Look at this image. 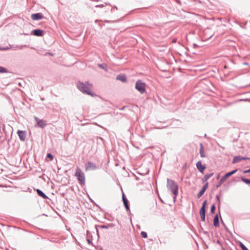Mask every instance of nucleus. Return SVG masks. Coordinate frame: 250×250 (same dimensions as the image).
<instances>
[{
    "label": "nucleus",
    "instance_id": "obj_1",
    "mask_svg": "<svg viewBox=\"0 0 250 250\" xmlns=\"http://www.w3.org/2000/svg\"><path fill=\"white\" fill-rule=\"evenodd\" d=\"M93 84L88 81L85 83L79 81L77 83V88L83 93L90 95L92 97L97 96V94L91 91Z\"/></svg>",
    "mask_w": 250,
    "mask_h": 250
},
{
    "label": "nucleus",
    "instance_id": "obj_2",
    "mask_svg": "<svg viewBox=\"0 0 250 250\" xmlns=\"http://www.w3.org/2000/svg\"><path fill=\"white\" fill-rule=\"evenodd\" d=\"M167 187L168 189L170 190V191L174 195V200H175L178 194V185L173 180L169 178L167 179Z\"/></svg>",
    "mask_w": 250,
    "mask_h": 250
},
{
    "label": "nucleus",
    "instance_id": "obj_3",
    "mask_svg": "<svg viewBox=\"0 0 250 250\" xmlns=\"http://www.w3.org/2000/svg\"><path fill=\"white\" fill-rule=\"evenodd\" d=\"M75 176L77 177L78 182L80 185L83 186L85 185V175L79 167H77L76 168Z\"/></svg>",
    "mask_w": 250,
    "mask_h": 250
},
{
    "label": "nucleus",
    "instance_id": "obj_4",
    "mask_svg": "<svg viewBox=\"0 0 250 250\" xmlns=\"http://www.w3.org/2000/svg\"><path fill=\"white\" fill-rule=\"evenodd\" d=\"M135 88L140 93L144 94L146 91V84L143 82L142 80H138L136 82Z\"/></svg>",
    "mask_w": 250,
    "mask_h": 250
},
{
    "label": "nucleus",
    "instance_id": "obj_5",
    "mask_svg": "<svg viewBox=\"0 0 250 250\" xmlns=\"http://www.w3.org/2000/svg\"><path fill=\"white\" fill-rule=\"evenodd\" d=\"M122 201L126 211L128 214H130L131 211L130 209L129 202L124 192L122 193Z\"/></svg>",
    "mask_w": 250,
    "mask_h": 250
},
{
    "label": "nucleus",
    "instance_id": "obj_6",
    "mask_svg": "<svg viewBox=\"0 0 250 250\" xmlns=\"http://www.w3.org/2000/svg\"><path fill=\"white\" fill-rule=\"evenodd\" d=\"M98 168V167L93 163L88 161L85 164V170L86 171L89 170H94Z\"/></svg>",
    "mask_w": 250,
    "mask_h": 250
},
{
    "label": "nucleus",
    "instance_id": "obj_7",
    "mask_svg": "<svg viewBox=\"0 0 250 250\" xmlns=\"http://www.w3.org/2000/svg\"><path fill=\"white\" fill-rule=\"evenodd\" d=\"M44 33V30L41 29H36L31 31V35L36 37H43Z\"/></svg>",
    "mask_w": 250,
    "mask_h": 250
},
{
    "label": "nucleus",
    "instance_id": "obj_8",
    "mask_svg": "<svg viewBox=\"0 0 250 250\" xmlns=\"http://www.w3.org/2000/svg\"><path fill=\"white\" fill-rule=\"evenodd\" d=\"M34 119L36 122L37 125L40 127L43 128L47 125L46 121H44L42 119H40L36 116H35Z\"/></svg>",
    "mask_w": 250,
    "mask_h": 250
},
{
    "label": "nucleus",
    "instance_id": "obj_9",
    "mask_svg": "<svg viewBox=\"0 0 250 250\" xmlns=\"http://www.w3.org/2000/svg\"><path fill=\"white\" fill-rule=\"evenodd\" d=\"M196 166L197 169L201 173H204V172L206 168V167L205 165H203L202 164V161L201 160L198 161L196 164Z\"/></svg>",
    "mask_w": 250,
    "mask_h": 250
},
{
    "label": "nucleus",
    "instance_id": "obj_10",
    "mask_svg": "<svg viewBox=\"0 0 250 250\" xmlns=\"http://www.w3.org/2000/svg\"><path fill=\"white\" fill-rule=\"evenodd\" d=\"M17 134L21 141H24L25 140L26 137V132L25 131L18 130Z\"/></svg>",
    "mask_w": 250,
    "mask_h": 250
},
{
    "label": "nucleus",
    "instance_id": "obj_11",
    "mask_svg": "<svg viewBox=\"0 0 250 250\" xmlns=\"http://www.w3.org/2000/svg\"><path fill=\"white\" fill-rule=\"evenodd\" d=\"M43 18V15L42 13H37L31 15V18L34 21L42 20Z\"/></svg>",
    "mask_w": 250,
    "mask_h": 250
},
{
    "label": "nucleus",
    "instance_id": "obj_12",
    "mask_svg": "<svg viewBox=\"0 0 250 250\" xmlns=\"http://www.w3.org/2000/svg\"><path fill=\"white\" fill-rule=\"evenodd\" d=\"M208 182H207L203 185V186L202 187V188L200 190L199 193L197 194V196L198 198H200L204 194V193H205V192L208 188Z\"/></svg>",
    "mask_w": 250,
    "mask_h": 250
},
{
    "label": "nucleus",
    "instance_id": "obj_13",
    "mask_svg": "<svg viewBox=\"0 0 250 250\" xmlns=\"http://www.w3.org/2000/svg\"><path fill=\"white\" fill-rule=\"evenodd\" d=\"M116 80L120 81L123 83H126L127 82L126 76L125 74H120L117 75Z\"/></svg>",
    "mask_w": 250,
    "mask_h": 250
},
{
    "label": "nucleus",
    "instance_id": "obj_14",
    "mask_svg": "<svg viewBox=\"0 0 250 250\" xmlns=\"http://www.w3.org/2000/svg\"><path fill=\"white\" fill-rule=\"evenodd\" d=\"M38 195L41 197H42L43 199H49V197L41 189H35Z\"/></svg>",
    "mask_w": 250,
    "mask_h": 250
},
{
    "label": "nucleus",
    "instance_id": "obj_15",
    "mask_svg": "<svg viewBox=\"0 0 250 250\" xmlns=\"http://www.w3.org/2000/svg\"><path fill=\"white\" fill-rule=\"evenodd\" d=\"M238 171V169H235L231 171L227 172L223 176L227 180L229 177L235 174Z\"/></svg>",
    "mask_w": 250,
    "mask_h": 250
},
{
    "label": "nucleus",
    "instance_id": "obj_16",
    "mask_svg": "<svg viewBox=\"0 0 250 250\" xmlns=\"http://www.w3.org/2000/svg\"><path fill=\"white\" fill-rule=\"evenodd\" d=\"M206 209H201L199 210V214L201 217V220L202 221L204 222L206 220Z\"/></svg>",
    "mask_w": 250,
    "mask_h": 250
},
{
    "label": "nucleus",
    "instance_id": "obj_17",
    "mask_svg": "<svg viewBox=\"0 0 250 250\" xmlns=\"http://www.w3.org/2000/svg\"><path fill=\"white\" fill-rule=\"evenodd\" d=\"M213 225L215 227H218L219 226V216L216 213L213 218Z\"/></svg>",
    "mask_w": 250,
    "mask_h": 250
},
{
    "label": "nucleus",
    "instance_id": "obj_18",
    "mask_svg": "<svg viewBox=\"0 0 250 250\" xmlns=\"http://www.w3.org/2000/svg\"><path fill=\"white\" fill-rule=\"evenodd\" d=\"M199 153H200L201 157L205 158L206 157L205 153L204 152L203 145L202 143L200 144Z\"/></svg>",
    "mask_w": 250,
    "mask_h": 250
},
{
    "label": "nucleus",
    "instance_id": "obj_19",
    "mask_svg": "<svg viewBox=\"0 0 250 250\" xmlns=\"http://www.w3.org/2000/svg\"><path fill=\"white\" fill-rule=\"evenodd\" d=\"M213 172L206 174V175H204V178L202 179V182L203 183L206 182L210 177L213 176Z\"/></svg>",
    "mask_w": 250,
    "mask_h": 250
},
{
    "label": "nucleus",
    "instance_id": "obj_20",
    "mask_svg": "<svg viewBox=\"0 0 250 250\" xmlns=\"http://www.w3.org/2000/svg\"><path fill=\"white\" fill-rule=\"evenodd\" d=\"M241 160H242V156H234L233 157L232 161V164H235V163H237L238 162H239Z\"/></svg>",
    "mask_w": 250,
    "mask_h": 250
},
{
    "label": "nucleus",
    "instance_id": "obj_21",
    "mask_svg": "<svg viewBox=\"0 0 250 250\" xmlns=\"http://www.w3.org/2000/svg\"><path fill=\"white\" fill-rule=\"evenodd\" d=\"M98 66L99 67L104 70L105 71H106V72L108 71V66L106 63H100V64H98Z\"/></svg>",
    "mask_w": 250,
    "mask_h": 250
},
{
    "label": "nucleus",
    "instance_id": "obj_22",
    "mask_svg": "<svg viewBox=\"0 0 250 250\" xmlns=\"http://www.w3.org/2000/svg\"><path fill=\"white\" fill-rule=\"evenodd\" d=\"M98 228H99L100 229H107L108 228L107 227V225H96V231H97V234L98 235L99 234V230H98Z\"/></svg>",
    "mask_w": 250,
    "mask_h": 250
},
{
    "label": "nucleus",
    "instance_id": "obj_23",
    "mask_svg": "<svg viewBox=\"0 0 250 250\" xmlns=\"http://www.w3.org/2000/svg\"><path fill=\"white\" fill-rule=\"evenodd\" d=\"M241 180L244 183H245V184H246L247 185H250V179L245 178L244 177L242 176L241 177Z\"/></svg>",
    "mask_w": 250,
    "mask_h": 250
},
{
    "label": "nucleus",
    "instance_id": "obj_24",
    "mask_svg": "<svg viewBox=\"0 0 250 250\" xmlns=\"http://www.w3.org/2000/svg\"><path fill=\"white\" fill-rule=\"evenodd\" d=\"M238 244L242 250H249V249L241 241H239Z\"/></svg>",
    "mask_w": 250,
    "mask_h": 250
},
{
    "label": "nucleus",
    "instance_id": "obj_25",
    "mask_svg": "<svg viewBox=\"0 0 250 250\" xmlns=\"http://www.w3.org/2000/svg\"><path fill=\"white\" fill-rule=\"evenodd\" d=\"M8 72V70L5 67L0 66V73H6Z\"/></svg>",
    "mask_w": 250,
    "mask_h": 250
},
{
    "label": "nucleus",
    "instance_id": "obj_26",
    "mask_svg": "<svg viewBox=\"0 0 250 250\" xmlns=\"http://www.w3.org/2000/svg\"><path fill=\"white\" fill-rule=\"evenodd\" d=\"M215 197H216V199L217 201L218 202V208L219 209V210H220V208H221V202H220V201L219 196L218 195H216Z\"/></svg>",
    "mask_w": 250,
    "mask_h": 250
},
{
    "label": "nucleus",
    "instance_id": "obj_27",
    "mask_svg": "<svg viewBox=\"0 0 250 250\" xmlns=\"http://www.w3.org/2000/svg\"><path fill=\"white\" fill-rule=\"evenodd\" d=\"M216 209V207L214 204H212L210 207V212L212 214H214L215 213Z\"/></svg>",
    "mask_w": 250,
    "mask_h": 250
},
{
    "label": "nucleus",
    "instance_id": "obj_28",
    "mask_svg": "<svg viewBox=\"0 0 250 250\" xmlns=\"http://www.w3.org/2000/svg\"><path fill=\"white\" fill-rule=\"evenodd\" d=\"M207 204V200H205L202 203V207L200 208L201 209H206V207Z\"/></svg>",
    "mask_w": 250,
    "mask_h": 250
},
{
    "label": "nucleus",
    "instance_id": "obj_29",
    "mask_svg": "<svg viewBox=\"0 0 250 250\" xmlns=\"http://www.w3.org/2000/svg\"><path fill=\"white\" fill-rule=\"evenodd\" d=\"M141 236L143 238H146L147 237V234L146 231H142L141 232Z\"/></svg>",
    "mask_w": 250,
    "mask_h": 250
},
{
    "label": "nucleus",
    "instance_id": "obj_30",
    "mask_svg": "<svg viewBox=\"0 0 250 250\" xmlns=\"http://www.w3.org/2000/svg\"><path fill=\"white\" fill-rule=\"evenodd\" d=\"M46 157L49 159L51 161H52L54 158L53 155L50 153H48L47 154Z\"/></svg>",
    "mask_w": 250,
    "mask_h": 250
},
{
    "label": "nucleus",
    "instance_id": "obj_31",
    "mask_svg": "<svg viewBox=\"0 0 250 250\" xmlns=\"http://www.w3.org/2000/svg\"><path fill=\"white\" fill-rule=\"evenodd\" d=\"M10 48L12 49L13 50H16L18 49V45H10Z\"/></svg>",
    "mask_w": 250,
    "mask_h": 250
},
{
    "label": "nucleus",
    "instance_id": "obj_32",
    "mask_svg": "<svg viewBox=\"0 0 250 250\" xmlns=\"http://www.w3.org/2000/svg\"><path fill=\"white\" fill-rule=\"evenodd\" d=\"M221 223L223 225V226L225 228V229H226V231L228 232H229V230L228 228H227V227L226 226V225L225 224V223H224L222 218L221 217Z\"/></svg>",
    "mask_w": 250,
    "mask_h": 250
},
{
    "label": "nucleus",
    "instance_id": "obj_33",
    "mask_svg": "<svg viewBox=\"0 0 250 250\" xmlns=\"http://www.w3.org/2000/svg\"><path fill=\"white\" fill-rule=\"evenodd\" d=\"M104 22L105 23H114L118 21V20H114V21H109V20H104Z\"/></svg>",
    "mask_w": 250,
    "mask_h": 250
},
{
    "label": "nucleus",
    "instance_id": "obj_34",
    "mask_svg": "<svg viewBox=\"0 0 250 250\" xmlns=\"http://www.w3.org/2000/svg\"><path fill=\"white\" fill-rule=\"evenodd\" d=\"M194 1H195V4H198L200 5L198 6L199 7L203 5L202 2L200 0H194Z\"/></svg>",
    "mask_w": 250,
    "mask_h": 250
},
{
    "label": "nucleus",
    "instance_id": "obj_35",
    "mask_svg": "<svg viewBox=\"0 0 250 250\" xmlns=\"http://www.w3.org/2000/svg\"><path fill=\"white\" fill-rule=\"evenodd\" d=\"M28 47V46L26 44H24V45H18V49H22L23 47Z\"/></svg>",
    "mask_w": 250,
    "mask_h": 250
},
{
    "label": "nucleus",
    "instance_id": "obj_36",
    "mask_svg": "<svg viewBox=\"0 0 250 250\" xmlns=\"http://www.w3.org/2000/svg\"><path fill=\"white\" fill-rule=\"evenodd\" d=\"M115 225L113 223H109L107 225V227L108 228H112V227H115Z\"/></svg>",
    "mask_w": 250,
    "mask_h": 250
},
{
    "label": "nucleus",
    "instance_id": "obj_37",
    "mask_svg": "<svg viewBox=\"0 0 250 250\" xmlns=\"http://www.w3.org/2000/svg\"><path fill=\"white\" fill-rule=\"evenodd\" d=\"M114 9L118 10V8L117 7V6H114L113 7H111L110 9V11H111V12H113L114 11Z\"/></svg>",
    "mask_w": 250,
    "mask_h": 250
},
{
    "label": "nucleus",
    "instance_id": "obj_38",
    "mask_svg": "<svg viewBox=\"0 0 250 250\" xmlns=\"http://www.w3.org/2000/svg\"><path fill=\"white\" fill-rule=\"evenodd\" d=\"M226 180L224 177V176H222V178L219 180V182H220V183H221L222 184Z\"/></svg>",
    "mask_w": 250,
    "mask_h": 250
},
{
    "label": "nucleus",
    "instance_id": "obj_39",
    "mask_svg": "<svg viewBox=\"0 0 250 250\" xmlns=\"http://www.w3.org/2000/svg\"><path fill=\"white\" fill-rule=\"evenodd\" d=\"M95 7H98V8H104L105 7V6L103 4H99V5H96L95 6Z\"/></svg>",
    "mask_w": 250,
    "mask_h": 250
},
{
    "label": "nucleus",
    "instance_id": "obj_40",
    "mask_svg": "<svg viewBox=\"0 0 250 250\" xmlns=\"http://www.w3.org/2000/svg\"><path fill=\"white\" fill-rule=\"evenodd\" d=\"M213 242L214 243L216 242V243H217V244H219V245L222 246V243H221V241H220L219 240H217L216 241H215V240H214L213 241Z\"/></svg>",
    "mask_w": 250,
    "mask_h": 250
},
{
    "label": "nucleus",
    "instance_id": "obj_41",
    "mask_svg": "<svg viewBox=\"0 0 250 250\" xmlns=\"http://www.w3.org/2000/svg\"><path fill=\"white\" fill-rule=\"evenodd\" d=\"M242 160H250V157H243L242 156Z\"/></svg>",
    "mask_w": 250,
    "mask_h": 250
},
{
    "label": "nucleus",
    "instance_id": "obj_42",
    "mask_svg": "<svg viewBox=\"0 0 250 250\" xmlns=\"http://www.w3.org/2000/svg\"><path fill=\"white\" fill-rule=\"evenodd\" d=\"M221 185H222V184L220 183V182L219 181L218 184L216 185V188H219L221 186Z\"/></svg>",
    "mask_w": 250,
    "mask_h": 250
},
{
    "label": "nucleus",
    "instance_id": "obj_43",
    "mask_svg": "<svg viewBox=\"0 0 250 250\" xmlns=\"http://www.w3.org/2000/svg\"><path fill=\"white\" fill-rule=\"evenodd\" d=\"M87 243L89 244H92V241L90 239H89V238L87 239Z\"/></svg>",
    "mask_w": 250,
    "mask_h": 250
},
{
    "label": "nucleus",
    "instance_id": "obj_44",
    "mask_svg": "<svg viewBox=\"0 0 250 250\" xmlns=\"http://www.w3.org/2000/svg\"><path fill=\"white\" fill-rule=\"evenodd\" d=\"M110 8H106L104 7V11L105 12H107L108 11H110Z\"/></svg>",
    "mask_w": 250,
    "mask_h": 250
},
{
    "label": "nucleus",
    "instance_id": "obj_45",
    "mask_svg": "<svg viewBox=\"0 0 250 250\" xmlns=\"http://www.w3.org/2000/svg\"><path fill=\"white\" fill-rule=\"evenodd\" d=\"M203 233H204V234H206V235H208V236L209 235V233H208V231H203Z\"/></svg>",
    "mask_w": 250,
    "mask_h": 250
},
{
    "label": "nucleus",
    "instance_id": "obj_46",
    "mask_svg": "<svg viewBox=\"0 0 250 250\" xmlns=\"http://www.w3.org/2000/svg\"><path fill=\"white\" fill-rule=\"evenodd\" d=\"M166 127H156L155 128L156 129H162V128H165Z\"/></svg>",
    "mask_w": 250,
    "mask_h": 250
},
{
    "label": "nucleus",
    "instance_id": "obj_47",
    "mask_svg": "<svg viewBox=\"0 0 250 250\" xmlns=\"http://www.w3.org/2000/svg\"><path fill=\"white\" fill-rule=\"evenodd\" d=\"M10 48V47H7L6 48H3L2 50H7V49H9Z\"/></svg>",
    "mask_w": 250,
    "mask_h": 250
},
{
    "label": "nucleus",
    "instance_id": "obj_48",
    "mask_svg": "<svg viewBox=\"0 0 250 250\" xmlns=\"http://www.w3.org/2000/svg\"><path fill=\"white\" fill-rule=\"evenodd\" d=\"M193 45V47H197V46H198V45H197V44H196V43H194Z\"/></svg>",
    "mask_w": 250,
    "mask_h": 250
},
{
    "label": "nucleus",
    "instance_id": "obj_49",
    "mask_svg": "<svg viewBox=\"0 0 250 250\" xmlns=\"http://www.w3.org/2000/svg\"><path fill=\"white\" fill-rule=\"evenodd\" d=\"M22 34H23V35H26V36H28V35H29V33H23Z\"/></svg>",
    "mask_w": 250,
    "mask_h": 250
},
{
    "label": "nucleus",
    "instance_id": "obj_50",
    "mask_svg": "<svg viewBox=\"0 0 250 250\" xmlns=\"http://www.w3.org/2000/svg\"><path fill=\"white\" fill-rule=\"evenodd\" d=\"M219 178H220V174H218V175H217V177H216V179H218Z\"/></svg>",
    "mask_w": 250,
    "mask_h": 250
},
{
    "label": "nucleus",
    "instance_id": "obj_51",
    "mask_svg": "<svg viewBox=\"0 0 250 250\" xmlns=\"http://www.w3.org/2000/svg\"><path fill=\"white\" fill-rule=\"evenodd\" d=\"M125 106H123L122 108H121V110H124L125 108Z\"/></svg>",
    "mask_w": 250,
    "mask_h": 250
},
{
    "label": "nucleus",
    "instance_id": "obj_52",
    "mask_svg": "<svg viewBox=\"0 0 250 250\" xmlns=\"http://www.w3.org/2000/svg\"><path fill=\"white\" fill-rule=\"evenodd\" d=\"M243 64H244V65H248L249 64H248V62H244V63H243Z\"/></svg>",
    "mask_w": 250,
    "mask_h": 250
},
{
    "label": "nucleus",
    "instance_id": "obj_53",
    "mask_svg": "<svg viewBox=\"0 0 250 250\" xmlns=\"http://www.w3.org/2000/svg\"><path fill=\"white\" fill-rule=\"evenodd\" d=\"M177 2L178 3L181 4V2H180V0H177Z\"/></svg>",
    "mask_w": 250,
    "mask_h": 250
},
{
    "label": "nucleus",
    "instance_id": "obj_54",
    "mask_svg": "<svg viewBox=\"0 0 250 250\" xmlns=\"http://www.w3.org/2000/svg\"><path fill=\"white\" fill-rule=\"evenodd\" d=\"M98 21H99L98 20H95V22L97 23Z\"/></svg>",
    "mask_w": 250,
    "mask_h": 250
},
{
    "label": "nucleus",
    "instance_id": "obj_55",
    "mask_svg": "<svg viewBox=\"0 0 250 250\" xmlns=\"http://www.w3.org/2000/svg\"><path fill=\"white\" fill-rule=\"evenodd\" d=\"M86 233H87V234H88V233H89V231L88 230H87Z\"/></svg>",
    "mask_w": 250,
    "mask_h": 250
},
{
    "label": "nucleus",
    "instance_id": "obj_56",
    "mask_svg": "<svg viewBox=\"0 0 250 250\" xmlns=\"http://www.w3.org/2000/svg\"><path fill=\"white\" fill-rule=\"evenodd\" d=\"M105 3V4H106V5H109V4H109V3Z\"/></svg>",
    "mask_w": 250,
    "mask_h": 250
},
{
    "label": "nucleus",
    "instance_id": "obj_57",
    "mask_svg": "<svg viewBox=\"0 0 250 250\" xmlns=\"http://www.w3.org/2000/svg\"><path fill=\"white\" fill-rule=\"evenodd\" d=\"M42 215H45L47 216L45 214H43Z\"/></svg>",
    "mask_w": 250,
    "mask_h": 250
},
{
    "label": "nucleus",
    "instance_id": "obj_58",
    "mask_svg": "<svg viewBox=\"0 0 250 250\" xmlns=\"http://www.w3.org/2000/svg\"><path fill=\"white\" fill-rule=\"evenodd\" d=\"M224 250H225V249H224Z\"/></svg>",
    "mask_w": 250,
    "mask_h": 250
}]
</instances>
